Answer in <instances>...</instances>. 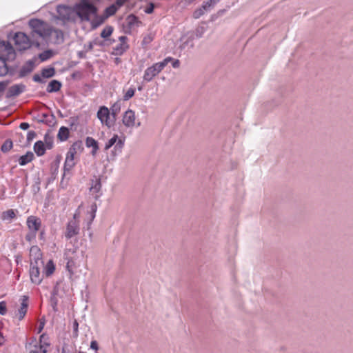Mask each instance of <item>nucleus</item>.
I'll return each instance as SVG.
<instances>
[{"mask_svg":"<svg viewBox=\"0 0 353 353\" xmlns=\"http://www.w3.org/2000/svg\"><path fill=\"white\" fill-rule=\"evenodd\" d=\"M121 102L118 101L115 102L109 110L110 112H113L114 114H119L121 111Z\"/></svg>","mask_w":353,"mask_h":353,"instance_id":"nucleus-38","label":"nucleus"},{"mask_svg":"<svg viewBox=\"0 0 353 353\" xmlns=\"http://www.w3.org/2000/svg\"><path fill=\"white\" fill-rule=\"evenodd\" d=\"M36 236V232H32L30 230V232L26 234V239L28 241H31Z\"/></svg>","mask_w":353,"mask_h":353,"instance_id":"nucleus-52","label":"nucleus"},{"mask_svg":"<svg viewBox=\"0 0 353 353\" xmlns=\"http://www.w3.org/2000/svg\"><path fill=\"white\" fill-rule=\"evenodd\" d=\"M13 39L17 49L19 51L27 50L32 46H39V41L38 40L27 36L22 32H16Z\"/></svg>","mask_w":353,"mask_h":353,"instance_id":"nucleus-4","label":"nucleus"},{"mask_svg":"<svg viewBox=\"0 0 353 353\" xmlns=\"http://www.w3.org/2000/svg\"><path fill=\"white\" fill-rule=\"evenodd\" d=\"M21 305L18 309L16 316H18L19 321H21L26 316L28 307V297L27 296H23L21 299Z\"/></svg>","mask_w":353,"mask_h":353,"instance_id":"nucleus-16","label":"nucleus"},{"mask_svg":"<svg viewBox=\"0 0 353 353\" xmlns=\"http://www.w3.org/2000/svg\"><path fill=\"white\" fill-rule=\"evenodd\" d=\"M52 56V52L50 50H46L42 53L39 54V57L41 61H45L49 59Z\"/></svg>","mask_w":353,"mask_h":353,"instance_id":"nucleus-40","label":"nucleus"},{"mask_svg":"<svg viewBox=\"0 0 353 353\" xmlns=\"http://www.w3.org/2000/svg\"><path fill=\"white\" fill-rule=\"evenodd\" d=\"M16 216L14 210H8L2 213L1 219L3 220L10 221L14 218Z\"/></svg>","mask_w":353,"mask_h":353,"instance_id":"nucleus-33","label":"nucleus"},{"mask_svg":"<svg viewBox=\"0 0 353 353\" xmlns=\"http://www.w3.org/2000/svg\"><path fill=\"white\" fill-rule=\"evenodd\" d=\"M78 56L79 58H83L85 57V53L82 51L78 52Z\"/></svg>","mask_w":353,"mask_h":353,"instance_id":"nucleus-61","label":"nucleus"},{"mask_svg":"<svg viewBox=\"0 0 353 353\" xmlns=\"http://www.w3.org/2000/svg\"><path fill=\"white\" fill-rule=\"evenodd\" d=\"M114 147V150L112 151L113 155L115 157L121 153L122 149L124 146V140L118 138L117 134H114L108 141L106 143L105 145V150H108L111 147Z\"/></svg>","mask_w":353,"mask_h":353,"instance_id":"nucleus-7","label":"nucleus"},{"mask_svg":"<svg viewBox=\"0 0 353 353\" xmlns=\"http://www.w3.org/2000/svg\"><path fill=\"white\" fill-rule=\"evenodd\" d=\"M37 136V133L34 131H29L27 134V141L28 142L31 141L34 138Z\"/></svg>","mask_w":353,"mask_h":353,"instance_id":"nucleus-50","label":"nucleus"},{"mask_svg":"<svg viewBox=\"0 0 353 353\" xmlns=\"http://www.w3.org/2000/svg\"><path fill=\"white\" fill-rule=\"evenodd\" d=\"M126 23H127L128 28L129 29H131L134 26H137L140 23V21H139V19L137 17H136L134 14H130L126 18Z\"/></svg>","mask_w":353,"mask_h":353,"instance_id":"nucleus-26","label":"nucleus"},{"mask_svg":"<svg viewBox=\"0 0 353 353\" xmlns=\"http://www.w3.org/2000/svg\"><path fill=\"white\" fill-rule=\"evenodd\" d=\"M16 53L12 46L6 41L0 40V77L14 76L16 68L8 66L6 61L14 60Z\"/></svg>","mask_w":353,"mask_h":353,"instance_id":"nucleus-1","label":"nucleus"},{"mask_svg":"<svg viewBox=\"0 0 353 353\" xmlns=\"http://www.w3.org/2000/svg\"><path fill=\"white\" fill-rule=\"evenodd\" d=\"M39 261L43 264V261L39 257L34 259V261H31L30 267V277L32 283L39 285L43 280V276L40 273Z\"/></svg>","mask_w":353,"mask_h":353,"instance_id":"nucleus-5","label":"nucleus"},{"mask_svg":"<svg viewBox=\"0 0 353 353\" xmlns=\"http://www.w3.org/2000/svg\"><path fill=\"white\" fill-rule=\"evenodd\" d=\"M68 260L66 263V269L71 274H73L74 268H75V261L72 259L66 258Z\"/></svg>","mask_w":353,"mask_h":353,"instance_id":"nucleus-37","label":"nucleus"},{"mask_svg":"<svg viewBox=\"0 0 353 353\" xmlns=\"http://www.w3.org/2000/svg\"><path fill=\"white\" fill-rule=\"evenodd\" d=\"M41 225V222L40 219L34 216H30L27 219V225L32 232L37 233V232L39 230Z\"/></svg>","mask_w":353,"mask_h":353,"instance_id":"nucleus-17","label":"nucleus"},{"mask_svg":"<svg viewBox=\"0 0 353 353\" xmlns=\"http://www.w3.org/2000/svg\"><path fill=\"white\" fill-rule=\"evenodd\" d=\"M206 11L201 6L199 9L194 11L193 16L195 19H199L201 17Z\"/></svg>","mask_w":353,"mask_h":353,"instance_id":"nucleus-45","label":"nucleus"},{"mask_svg":"<svg viewBox=\"0 0 353 353\" xmlns=\"http://www.w3.org/2000/svg\"><path fill=\"white\" fill-rule=\"evenodd\" d=\"M85 145L87 148H92V154L94 155L99 150V145L97 141L92 137H88L85 139Z\"/></svg>","mask_w":353,"mask_h":353,"instance_id":"nucleus-22","label":"nucleus"},{"mask_svg":"<svg viewBox=\"0 0 353 353\" xmlns=\"http://www.w3.org/2000/svg\"><path fill=\"white\" fill-rule=\"evenodd\" d=\"M113 32V28L112 26L105 27L101 32V37L103 39H106L110 37Z\"/></svg>","mask_w":353,"mask_h":353,"instance_id":"nucleus-36","label":"nucleus"},{"mask_svg":"<svg viewBox=\"0 0 353 353\" xmlns=\"http://www.w3.org/2000/svg\"><path fill=\"white\" fill-rule=\"evenodd\" d=\"M135 92V88H130L126 90L123 95V100L124 101H128L130 99H131Z\"/></svg>","mask_w":353,"mask_h":353,"instance_id":"nucleus-39","label":"nucleus"},{"mask_svg":"<svg viewBox=\"0 0 353 353\" xmlns=\"http://www.w3.org/2000/svg\"><path fill=\"white\" fill-rule=\"evenodd\" d=\"M99 0H80L74 6L75 17L78 16L82 21H89L90 14H96L97 7L94 5Z\"/></svg>","mask_w":353,"mask_h":353,"instance_id":"nucleus-2","label":"nucleus"},{"mask_svg":"<svg viewBox=\"0 0 353 353\" xmlns=\"http://www.w3.org/2000/svg\"><path fill=\"white\" fill-rule=\"evenodd\" d=\"M106 19H107V17H105V15H102V16L97 15L95 17V19H94V22L96 23V26L102 24Z\"/></svg>","mask_w":353,"mask_h":353,"instance_id":"nucleus-46","label":"nucleus"},{"mask_svg":"<svg viewBox=\"0 0 353 353\" xmlns=\"http://www.w3.org/2000/svg\"><path fill=\"white\" fill-rule=\"evenodd\" d=\"M34 250H38V248L37 247H32L31 248V251H33Z\"/></svg>","mask_w":353,"mask_h":353,"instance_id":"nucleus-64","label":"nucleus"},{"mask_svg":"<svg viewBox=\"0 0 353 353\" xmlns=\"http://www.w3.org/2000/svg\"><path fill=\"white\" fill-rule=\"evenodd\" d=\"M35 67V63L33 59L28 60L21 67L19 72V77L23 78L33 71Z\"/></svg>","mask_w":353,"mask_h":353,"instance_id":"nucleus-15","label":"nucleus"},{"mask_svg":"<svg viewBox=\"0 0 353 353\" xmlns=\"http://www.w3.org/2000/svg\"><path fill=\"white\" fill-rule=\"evenodd\" d=\"M44 144L45 147L48 150H50L53 148L54 145V138L53 136L51 135L50 133L47 132L44 136Z\"/></svg>","mask_w":353,"mask_h":353,"instance_id":"nucleus-28","label":"nucleus"},{"mask_svg":"<svg viewBox=\"0 0 353 353\" xmlns=\"http://www.w3.org/2000/svg\"><path fill=\"white\" fill-rule=\"evenodd\" d=\"M90 348L92 349V350H94L96 351L98 350L99 346H98V343L97 342V341H91Z\"/></svg>","mask_w":353,"mask_h":353,"instance_id":"nucleus-53","label":"nucleus"},{"mask_svg":"<svg viewBox=\"0 0 353 353\" xmlns=\"http://www.w3.org/2000/svg\"><path fill=\"white\" fill-rule=\"evenodd\" d=\"M79 226L74 220L70 221L66 227L65 236L67 239H70L77 235L79 232Z\"/></svg>","mask_w":353,"mask_h":353,"instance_id":"nucleus-11","label":"nucleus"},{"mask_svg":"<svg viewBox=\"0 0 353 353\" xmlns=\"http://www.w3.org/2000/svg\"><path fill=\"white\" fill-rule=\"evenodd\" d=\"M28 25L31 28V37L37 40V38L46 39L50 37V27L43 21L38 19H32Z\"/></svg>","mask_w":353,"mask_h":353,"instance_id":"nucleus-3","label":"nucleus"},{"mask_svg":"<svg viewBox=\"0 0 353 353\" xmlns=\"http://www.w3.org/2000/svg\"><path fill=\"white\" fill-rule=\"evenodd\" d=\"M72 152L77 154L81 153L83 150V143L81 141H75L69 148Z\"/></svg>","mask_w":353,"mask_h":353,"instance_id":"nucleus-27","label":"nucleus"},{"mask_svg":"<svg viewBox=\"0 0 353 353\" xmlns=\"http://www.w3.org/2000/svg\"><path fill=\"white\" fill-rule=\"evenodd\" d=\"M55 74V70L52 67L46 68L41 70V76L43 78L52 77Z\"/></svg>","mask_w":353,"mask_h":353,"instance_id":"nucleus-32","label":"nucleus"},{"mask_svg":"<svg viewBox=\"0 0 353 353\" xmlns=\"http://www.w3.org/2000/svg\"><path fill=\"white\" fill-rule=\"evenodd\" d=\"M48 345V343H43L40 344L39 345H34L33 349L30 350V353H46V347Z\"/></svg>","mask_w":353,"mask_h":353,"instance_id":"nucleus-30","label":"nucleus"},{"mask_svg":"<svg viewBox=\"0 0 353 353\" xmlns=\"http://www.w3.org/2000/svg\"><path fill=\"white\" fill-rule=\"evenodd\" d=\"M156 69L158 70L159 72H161V70L168 65L166 63V61H162L161 62L156 63L153 64Z\"/></svg>","mask_w":353,"mask_h":353,"instance_id":"nucleus-43","label":"nucleus"},{"mask_svg":"<svg viewBox=\"0 0 353 353\" xmlns=\"http://www.w3.org/2000/svg\"><path fill=\"white\" fill-rule=\"evenodd\" d=\"M33 149L38 157H41L45 154L47 148L45 147L43 141H38L34 143Z\"/></svg>","mask_w":353,"mask_h":353,"instance_id":"nucleus-20","label":"nucleus"},{"mask_svg":"<svg viewBox=\"0 0 353 353\" xmlns=\"http://www.w3.org/2000/svg\"><path fill=\"white\" fill-rule=\"evenodd\" d=\"M126 1L127 0H117L114 5H116L119 8L121 7Z\"/></svg>","mask_w":353,"mask_h":353,"instance_id":"nucleus-56","label":"nucleus"},{"mask_svg":"<svg viewBox=\"0 0 353 353\" xmlns=\"http://www.w3.org/2000/svg\"><path fill=\"white\" fill-rule=\"evenodd\" d=\"M34 159V154L32 152H28L25 155H22L19 158V163L20 165H26L31 162Z\"/></svg>","mask_w":353,"mask_h":353,"instance_id":"nucleus-24","label":"nucleus"},{"mask_svg":"<svg viewBox=\"0 0 353 353\" xmlns=\"http://www.w3.org/2000/svg\"><path fill=\"white\" fill-rule=\"evenodd\" d=\"M55 270V265H54L52 260H50L46 265L43 270V273L46 276L52 275Z\"/></svg>","mask_w":353,"mask_h":353,"instance_id":"nucleus-29","label":"nucleus"},{"mask_svg":"<svg viewBox=\"0 0 353 353\" xmlns=\"http://www.w3.org/2000/svg\"><path fill=\"white\" fill-rule=\"evenodd\" d=\"M26 89V85L21 84H15L10 86L6 93V98H12L19 96Z\"/></svg>","mask_w":353,"mask_h":353,"instance_id":"nucleus-14","label":"nucleus"},{"mask_svg":"<svg viewBox=\"0 0 353 353\" xmlns=\"http://www.w3.org/2000/svg\"><path fill=\"white\" fill-rule=\"evenodd\" d=\"M118 114H114L113 112H110V121H112V125L114 124Z\"/></svg>","mask_w":353,"mask_h":353,"instance_id":"nucleus-57","label":"nucleus"},{"mask_svg":"<svg viewBox=\"0 0 353 353\" xmlns=\"http://www.w3.org/2000/svg\"><path fill=\"white\" fill-rule=\"evenodd\" d=\"M57 17L62 21H74L75 10L74 7L71 8L65 5H59L57 7Z\"/></svg>","mask_w":353,"mask_h":353,"instance_id":"nucleus-6","label":"nucleus"},{"mask_svg":"<svg viewBox=\"0 0 353 353\" xmlns=\"http://www.w3.org/2000/svg\"><path fill=\"white\" fill-rule=\"evenodd\" d=\"M72 327H73V335L74 337H77L79 323L77 320H74V321L73 322Z\"/></svg>","mask_w":353,"mask_h":353,"instance_id":"nucleus-49","label":"nucleus"},{"mask_svg":"<svg viewBox=\"0 0 353 353\" xmlns=\"http://www.w3.org/2000/svg\"><path fill=\"white\" fill-rule=\"evenodd\" d=\"M12 141L10 139H6L3 144L1 145V150L3 152H7L12 149Z\"/></svg>","mask_w":353,"mask_h":353,"instance_id":"nucleus-35","label":"nucleus"},{"mask_svg":"<svg viewBox=\"0 0 353 353\" xmlns=\"http://www.w3.org/2000/svg\"><path fill=\"white\" fill-rule=\"evenodd\" d=\"M173 60H174V59L170 57H166L165 59H163V61H166L167 64H168V63L170 61L172 62Z\"/></svg>","mask_w":353,"mask_h":353,"instance_id":"nucleus-60","label":"nucleus"},{"mask_svg":"<svg viewBox=\"0 0 353 353\" xmlns=\"http://www.w3.org/2000/svg\"><path fill=\"white\" fill-rule=\"evenodd\" d=\"M135 119L134 112L128 109L123 114L122 122L125 127L132 128L135 125Z\"/></svg>","mask_w":353,"mask_h":353,"instance_id":"nucleus-12","label":"nucleus"},{"mask_svg":"<svg viewBox=\"0 0 353 353\" xmlns=\"http://www.w3.org/2000/svg\"><path fill=\"white\" fill-rule=\"evenodd\" d=\"M43 327H44V323L41 322L39 327L38 328V332H41L42 331V330L43 329Z\"/></svg>","mask_w":353,"mask_h":353,"instance_id":"nucleus-59","label":"nucleus"},{"mask_svg":"<svg viewBox=\"0 0 353 353\" xmlns=\"http://www.w3.org/2000/svg\"><path fill=\"white\" fill-rule=\"evenodd\" d=\"M50 36L55 37V43H61L63 42V33L61 30L50 28Z\"/></svg>","mask_w":353,"mask_h":353,"instance_id":"nucleus-21","label":"nucleus"},{"mask_svg":"<svg viewBox=\"0 0 353 353\" xmlns=\"http://www.w3.org/2000/svg\"><path fill=\"white\" fill-rule=\"evenodd\" d=\"M101 189V179L98 176H94V179L91 181V186L90 188V191L92 195L94 196V198L97 199L100 196V192Z\"/></svg>","mask_w":353,"mask_h":353,"instance_id":"nucleus-13","label":"nucleus"},{"mask_svg":"<svg viewBox=\"0 0 353 353\" xmlns=\"http://www.w3.org/2000/svg\"><path fill=\"white\" fill-rule=\"evenodd\" d=\"M9 83L10 82L8 81H3L0 82V98L2 97L3 93L5 91Z\"/></svg>","mask_w":353,"mask_h":353,"instance_id":"nucleus-47","label":"nucleus"},{"mask_svg":"<svg viewBox=\"0 0 353 353\" xmlns=\"http://www.w3.org/2000/svg\"><path fill=\"white\" fill-rule=\"evenodd\" d=\"M120 43L117 44L113 48L112 54L116 56L122 55L128 48L129 46L127 43L128 37L125 36H121L119 38Z\"/></svg>","mask_w":353,"mask_h":353,"instance_id":"nucleus-9","label":"nucleus"},{"mask_svg":"<svg viewBox=\"0 0 353 353\" xmlns=\"http://www.w3.org/2000/svg\"><path fill=\"white\" fill-rule=\"evenodd\" d=\"M159 72L156 69L155 66L152 65V66L148 68L144 72L143 79L147 82L151 81L154 77H156Z\"/></svg>","mask_w":353,"mask_h":353,"instance_id":"nucleus-18","label":"nucleus"},{"mask_svg":"<svg viewBox=\"0 0 353 353\" xmlns=\"http://www.w3.org/2000/svg\"><path fill=\"white\" fill-rule=\"evenodd\" d=\"M61 88V83L58 80H52L48 87H47V92H58Z\"/></svg>","mask_w":353,"mask_h":353,"instance_id":"nucleus-23","label":"nucleus"},{"mask_svg":"<svg viewBox=\"0 0 353 353\" xmlns=\"http://www.w3.org/2000/svg\"><path fill=\"white\" fill-rule=\"evenodd\" d=\"M121 60L120 58L117 57V58L114 59V63L117 65L121 63Z\"/></svg>","mask_w":353,"mask_h":353,"instance_id":"nucleus-62","label":"nucleus"},{"mask_svg":"<svg viewBox=\"0 0 353 353\" xmlns=\"http://www.w3.org/2000/svg\"><path fill=\"white\" fill-rule=\"evenodd\" d=\"M172 67L174 68H177L180 65V61L178 59H174L172 62Z\"/></svg>","mask_w":353,"mask_h":353,"instance_id":"nucleus-58","label":"nucleus"},{"mask_svg":"<svg viewBox=\"0 0 353 353\" xmlns=\"http://www.w3.org/2000/svg\"><path fill=\"white\" fill-rule=\"evenodd\" d=\"M44 334L41 335L40 336V343H41L43 341Z\"/></svg>","mask_w":353,"mask_h":353,"instance_id":"nucleus-63","label":"nucleus"},{"mask_svg":"<svg viewBox=\"0 0 353 353\" xmlns=\"http://www.w3.org/2000/svg\"><path fill=\"white\" fill-rule=\"evenodd\" d=\"M156 69L158 70L159 72H161V70L168 65L166 63V61H162L161 62L156 63L153 64Z\"/></svg>","mask_w":353,"mask_h":353,"instance_id":"nucleus-44","label":"nucleus"},{"mask_svg":"<svg viewBox=\"0 0 353 353\" xmlns=\"http://www.w3.org/2000/svg\"><path fill=\"white\" fill-rule=\"evenodd\" d=\"M97 117L103 124L108 128L112 126V121H110V112L107 107H100L97 112Z\"/></svg>","mask_w":353,"mask_h":353,"instance_id":"nucleus-8","label":"nucleus"},{"mask_svg":"<svg viewBox=\"0 0 353 353\" xmlns=\"http://www.w3.org/2000/svg\"><path fill=\"white\" fill-rule=\"evenodd\" d=\"M33 81H35V82H38V83H43V79H41V77L37 74H35L34 76H33Z\"/></svg>","mask_w":353,"mask_h":353,"instance_id":"nucleus-54","label":"nucleus"},{"mask_svg":"<svg viewBox=\"0 0 353 353\" xmlns=\"http://www.w3.org/2000/svg\"><path fill=\"white\" fill-rule=\"evenodd\" d=\"M194 37L190 36L189 37H183L181 38V45L180 48L181 50H185V48H192L194 47Z\"/></svg>","mask_w":353,"mask_h":353,"instance_id":"nucleus-19","label":"nucleus"},{"mask_svg":"<svg viewBox=\"0 0 353 353\" xmlns=\"http://www.w3.org/2000/svg\"><path fill=\"white\" fill-rule=\"evenodd\" d=\"M30 127V125L29 123H26V122H23L20 124L19 125V128L21 129V130H26L29 128Z\"/></svg>","mask_w":353,"mask_h":353,"instance_id":"nucleus-55","label":"nucleus"},{"mask_svg":"<svg viewBox=\"0 0 353 353\" xmlns=\"http://www.w3.org/2000/svg\"><path fill=\"white\" fill-rule=\"evenodd\" d=\"M97 210V206L96 203H92L90 206V222H92L96 216V212Z\"/></svg>","mask_w":353,"mask_h":353,"instance_id":"nucleus-42","label":"nucleus"},{"mask_svg":"<svg viewBox=\"0 0 353 353\" xmlns=\"http://www.w3.org/2000/svg\"><path fill=\"white\" fill-rule=\"evenodd\" d=\"M7 312L6 303L5 301L0 302V314L5 315Z\"/></svg>","mask_w":353,"mask_h":353,"instance_id":"nucleus-48","label":"nucleus"},{"mask_svg":"<svg viewBox=\"0 0 353 353\" xmlns=\"http://www.w3.org/2000/svg\"><path fill=\"white\" fill-rule=\"evenodd\" d=\"M205 32V28L203 26H199L196 28L194 31V34L196 38H201L203 37V34Z\"/></svg>","mask_w":353,"mask_h":353,"instance_id":"nucleus-41","label":"nucleus"},{"mask_svg":"<svg viewBox=\"0 0 353 353\" xmlns=\"http://www.w3.org/2000/svg\"><path fill=\"white\" fill-rule=\"evenodd\" d=\"M117 6L114 4H112L105 8L104 15H105V17L108 18L109 17L114 15L117 12Z\"/></svg>","mask_w":353,"mask_h":353,"instance_id":"nucleus-34","label":"nucleus"},{"mask_svg":"<svg viewBox=\"0 0 353 353\" xmlns=\"http://www.w3.org/2000/svg\"><path fill=\"white\" fill-rule=\"evenodd\" d=\"M154 8V4L150 3L148 6L145 9V12L147 14H151L153 12Z\"/></svg>","mask_w":353,"mask_h":353,"instance_id":"nucleus-51","label":"nucleus"},{"mask_svg":"<svg viewBox=\"0 0 353 353\" xmlns=\"http://www.w3.org/2000/svg\"><path fill=\"white\" fill-rule=\"evenodd\" d=\"M220 0H207L202 4V7L206 11H210Z\"/></svg>","mask_w":353,"mask_h":353,"instance_id":"nucleus-31","label":"nucleus"},{"mask_svg":"<svg viewBox=\"0 0 353 353\" xmlns=\"http://www.w3.org/2000/svg\"><path fill=\"white\" fill-rule=\"evenodd\" d=\"M69 134V129L67 127L62 126L59 130L57 137L61 141H65L68 139Z\"/></svg>","mask_w":353,"mask_h":353,"instance_id":"nucleus-25","label":"nucleus"},{"mask_svg":"<svg viewBox=\"0 0 353 353\" xmlns=\"http://www.w3.org/2000/svg\"><path fill=\"white\" fill-rule=\"evenodd\" d=\"M75 153L68 150L63 166V176L70 173V170L75 165L74 156Z\"/></svg>","mask_w":353,"mask_h":353,"instance_id":"nucleus-10","label":"nucleus"}]
</instances>
